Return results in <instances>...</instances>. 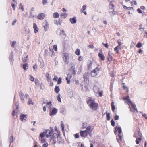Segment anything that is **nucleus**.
I'll list each match as a JSON object with an SVG mask.
<instances>
[{
  "label": "nucleus",
  "mask_w": 147,
  "mask_h": 147,
  "mask_svg": "<svg viewBox=\"0 0 147 147\" xmlns=\"http://www.w3.org/2000/svg\"><path fill=\"white\" fill-rule=\"evenodd\" d=\"M29 77H30L29 79L31 81H34V77L31 75H30L29 76Z\"/></svg>",
  "instance_id": "nucleus-41"
},
{
  "label": "nucleus",
  "mask_w": 147,
  "mask_h": 147,
  "mask_svg": "<svg viewBox=\"0 0 147 147\" xmlns=\"http://www.w3.org/2000/svg\"><path fill=\"white\" fill-rule=\"evenodd\" d=\"M90 76V75L89 73H86L83 75V78H84V81L86 82L88 81L89 78Z\"/></svg>",
  "instance_id": "nucleus-8"
},
{
  "label": "nucleus",
  "mask_w": 147,
  "mask_h": 147,
  "mask_svg": "<svg viewBox=\"0 0 147 147\" xmlns=\"http://www.w3.org/2000/svg\"><path fill=\"white\" fill-rule=\"evenodd\" d=\"M57 139L59 140L58 143H60L61 142L60 140L61 139V138L60 136H58L57 137Z\"/></svg>",
  "instance_id": "nucleus-60"
},
{
  "label": "nucleus",
  "mask_w": 147,
  "mask_h": 147,
  "mask_svg": "<svg viewBox=\"0 0 147 147\" xmlns=\"http://www.w3.org/2000/svg\"><path fill=\"white\" fill-rule=\"evenodd\" d=\"M35 84L36 85L38 86L40 84L39 80L37 79H36L35 80Z\"/></svg>",
  "instance_id": "nucleus-35"
},
{
  "label": "nucleus",
  "mask_w": 147,
  "mask_h": 147,
  "mask_svg": "<svg viewBox=\"0 0 147 147\" xmlns=\"http://www.w3.org/2000/svg\"><path fill=\"white\" fill-rule=\"evenodd\" d=\"M48 146L47 143H46L43 144L42 146V147H47Z\"/></svg>",
  "instance_id": "nucleus-55"
},
{
  "label": "nucleus",
  "mask_w": 147,
  "mask_h": 147,
  "mask_svg": "<svg viewBox=\"0 0 147 147\" xmlns=\"http://www.w3.org/2000/svg\"><path fill=\"white\" fill-rule=\"evenodd\" d=\"M106 116L107 117V119L108 120H110V117L109 113H107Z\"/></svg>",
  "instance_id": "nucleus-38"
},
{
  "label": "nucleus",
  "mask_w": 147,
  "mask_h": 147,
  "mask_svg": "<svg viewBox=\"0 0 147 147\" xmlns=\"http://www.w3.org/2000/svg\"><path fill=\"white\" fill-rule=\"evenodd\" d=\"M73 96V94L72 92H70L69 94V97L71 98Z\"/></svg>",
  "instance_id": "nucleus-52"
},
{
  "label": "nucleus",
  "mask_w": 147,
  "mask_h": 147,
  "mask_svg": "<svg viewBox=\"0 0 147 147\" xmlns=\"http://www.w3.org/2000/svg\"><path fill=\"white\" fill-rule=\"evenodd\" d=\"M76 64L77 63L74 61L70 63L71 67L73 71V74L74 75H75L76 74V71L75 69V66Z\"/></svg>",
  "instance_id": "nucleus-6"
},
{
  "label": "nucleus",
  "mask_w": 147,
  "mask_h": 147,
  "mask_svg": "<svg viewBox=\"0 0 147 147\" xmlns=\"http://www.w3.org/2000/svg\"><path fill=\"white\" fill-rule=\"evenodd\" d=\"M61 78L60 77L59 78V79H58V84H60L61 82Z\"/></svg>",
  "instance_id": "nucleus-57"
},
{
  "label": "nucleus",
  "mask_w": 147,
  "mask_h": 147,
  "mask_svg": "<svg viewBox=\"0 0 147 147\" xmlns=\"http://www.w3.org/2000/svg\"><path fill=\"white\" fill-rule=\"evenodd\" d=\"M24 96V94L22 92H21L20 94V99L22 100H24L23 96Z\"/></svg>",
  "instance_id": "nucleus-28"
},
{
  "label": "nucleus",
  "mask_w": 147,
  "mask_h": 147,
  "mask_svg": "<svg viewBox=\"0 0 147 147\" xmlns=\"http://www.w3.org/2000/svg\"><path fill=\"white\" fill-rule=\"evenodd\" d=\"M61 16H63L64 18H65L67 16V14L65 13H61Z\"/></svg>",
  "instance_id": "nucleus-44"
},
{
  "label": "nucleus",
  "mask_w": 147,
  "mask_h": 147,
  "mask_svg": "<svg viewBox=\"0 0 147 147\" xmlns=\"http://www.w3.org/2000/svg\"><path fill=\"white\" fill-rule=\"evenodd\" d=\"M117 42L118 44V45H117L118 47H122L121 45L122 44L121 42V40H118L117 41Z\"/></svg>",
  "instance_id": "nucleus-31"
},
{
  "label": "nucleus",
  "mask_w": 147,
  "mask_h": 147,
  "mask_svg": "<svg viewBox=\"0 0 147 147\" xmlns=\"http://www.w3.org/2000/svg\"><path fill=\"white\" fill-rule=\"evenodd\" d=\"M142 46V44L140 43H138L137 45H136V47H138V48H139L141 47Z\"/></svg>",
  "instance_id": "nucleus-40"
},
{
  "label": "nucleus",
  "mask_w": 147,
  "mask_h": 147,
  "mask_svg": "<svg viewBox=\"0 0 147 147\" xmlns=\"http://www.w3.org/2000/svg\"><path fill=\"white\" fill-rule=\"evenodd\" d=\"M80 50L79 49H77V50L75 51V54L78 55H80Z\"/></svg>",
  "instance_id": "nucleus-33"
},
{
  "label": "nucleus",
  "mask_w": 147,
  "mask_h": 147,
  "mask_svg": "<svg viewBox=\"0 0 147 147\" xmlns=\"http://www.w3.org/2000/svg\"><path fill=\"white\" fill-rule=\"evenodd\" d=\"M45 17V15L43 13H39L37 16V18L40 20H43Z\"/></svg>",
  "instance_id": "nucleus-12"
},
{
  "label": "nucleus",
  "mask_w": 147,
  "mask_h": 147,
  "mask_svg": "<svg viewBox=\"0 0 147 147\" xmlns=\"http://www.w3.org/2000/svg\"><path fill=\"white\" fill-rule=\"evenodd\" d=\"M94 65V63H91L89 64L88 65V67L89 69H91L92 68V66Z\"/></svg>",
  "instance_id": "nucleus-30"
},
{
  "label": "nucleus",
  "mask_w": 147,
  "mask_h": 147,
  "mask_svg": "<svg viewBox=\"0 0 147 147\" xmlns=\"http://www.w3.org/2000/svg\"><path fill=\"white\" fill-rule=\"evenodd\" d=\"M93 130V128H92V127L90 126H89L87 127L86 128V131H87V132L88 133V134H89L90 136L91 135V134L90 133V132H91Z\"/></svg>",
  "instance_id": "nucleus-14"
},
{
  "label": "nucleus",
  "mask_w": 147,
  "mask_h": 147,
  "mask_svg": "<svg viewBox=\"0 0 147 147\" xmlns=\"http://www.w3.org/2000/svg\"><path fill=\"white\" fill-rule=\"evenodd\" d=\"M28 60V58H22V61L24 62H26Z\"/></svg>",
  "instance_id": "nucleus-42"
},
{
  "label": "nucleus",
  "mask_w": 147,
  "mask_h": 147,
  "mask_svg": "<svg viewBox=\"0 0 147 147\" xmlns=\"http://www.w3.org/2000/svg\"><path fill=\"white\" fill-rule=\"evenodd\" d=\"M74 136L76 138H79V135L78 134H76L74 135Z\"/></svg>",
  "instance_id": "nucleus-58"
},
{
  "label": "nucleus",
  "mask_w": 147,
  "mask_h": 147,
  "mask_svg": "<svg viewBox=\"0 0 147 147\" xmlns=\"http://www.w3.org/2000/svg\"><path fill=\"white\" fill-rule=\"evenodd\" d=\"M122 47H120L118 46H117L115 47L114 48V51L116 52L117 53H119V49H121Z\"/></svg>",
  "instance_id": "nucleus-20"
},
{
  "label": "nucleus",
  "mask_w": 147,
  "mask_h": 147,
  "mask_svg": "<svg viewBox=\"0 0 147 147\" xmlns=\"http://www.w3.org/2000/svg\"><path fill=\"white\" fill-rule=\"evenodd\" d=\"M16 43V42L15 41H13L11 43V46L12 47H13L14 46L15 44Z\"/></svg>",
  "instance_id": "nucleus-53"
},
{
  "label": "nucleus",
  "mask_w": 147,
  "mask_h": 147,
  "mask_svg": "<svg viewBox=\"0 0 147 147\" xmlns=\"http://www.w3.org/2000/svg\"><path fill=\"white\" fill-rule=\"evenodd\" d=\"M123 99L127 100V102L128 104V105H129V104H130L131 105H132V107L135 111H137V109L136 108V105L132 103L131 101L129 99V96H127V97H125L123 98Z\"/></svg>",
  "instance_id": "nucleus-5"
},
{
  "label": "nucleus",
  "mask_w": 147,
  "mask_h": 147,
  "mask_svg": "<svg viewBox=\"0 0 147 147\" xmlns=\"http://www.w3.org/2000/svg\"><path fill=\"white\" fill-rule=\"evenodd\" d=\"M102 44L104 45L105 47L106 48H108V45L107 43L104 44V43H102Z\"/></svg>",
  "instance_id": "nucleus-62"
},
{
  "label": "nucleus",
  "mask_w": 147,
  "mask_h": 147,
  "mask_svg": "<svg viewBox=\"0 0 147 147\" xmlns=\"http://www.w3.org/2000/svg\"><path fill=\"white\" fill-rule=\"evenodd\" d=\"M28 104H31L32 105H33L34 104V103L32 102V100L30 98L28 99Z\"/></svg>",
  "instance_id": "nucleus-34"
},
{
  "label": "nucleus",
  "mask_w": 147,
  "mask_h": 147,
  "mask_svg": "<svg viewBox=\"0 0 147 147\" xmlns=\"http://www.w3.org/2000/svg\"><path fill=\"white\" fill-rule=\"evenodd\" d=\"M53 16L54 18H58L59 17V14L57 12H55L53 14Z\"/></svg>",
  "instance_id": "nucleus-21"
},
{
  "label": "nucleus",
  "mask_w": 147,
  "mask_h": 147,
  "mask_svg": "<svg viewBox=\"0 0 147 147\" xmlns=\"http://www.w3.org/2000/svg\"><path fill=\"white\" fill-rule=\"evenodd\" d=\"M61 127H62V131L64 130V125L63 123V121H61Z\"/></svg>",
  "instance_id": "nucleus-50"
},
{
  "label": "nucleus",
  "mask_w": 147,
  "mask_h": 147,
  "mask_svg": "<svg viewBox=\"0 0 147 147\" xmlns=\"http://www.w3.org/2000/svg\"><path fill=\"white\" fill-rule=\"evenodd\" d=\"M117 129L118 130V132L119 134H120L121 132V128L120 127H118L117 128Z\"/></svg>",
  "instance_id": "nucleus-39"
},
{
  "label": "nucleus",
  "mask_w": 147,
  "mask_h": 147,
  "mask_svg": "<svg viewBox=\"0 0 147 147\" xmlns=\"http://www.w3.org/2000/svg\"><path fill=\"white\" fill-rule=\"evenodd\" d=\"M58 136H57V134L55 133L53 134L52 137L53 138L55 139L56 137H57Z\"/></svg>",
  "instance_id": "nucleus-45"
},
{
  "label": "nucleus",
  "mask_w": 147,
  "mask_h": 147,
  "mask_svg": "<svg viewBox=\"0 0 147 147\" xmlns=\"http://www.w3.org/2000/svg\"><path fill=\"white\" fill-rule=\"evenodd\" d=\"M36 67H37V65H36L35 64L34 65V66L33 67V69L35 70L36 71V69H37Z\"/></svg>",
  "instance_id": "nucleus-61"
},
{
  "label": "nucleus",
  "mask_w": 147,
  "mask_h": 147,
  "mask_svg": "<svg viewBox=\"0 0 147 147\" xmlns=\"http://www.w3.org/2000/svg\"><path fill=\"white\" fill-rule=\"evenodd\" d=\"M83 60V57L81 56H80L78 58V60L79 61H82Z\"/></svg>",
  "instance_id": "nucleus-63"
},
{
  "label": "nucleus",
  "mask_w": 147,
  "mask_h": 147,
  "mask_svg": "<svg viewBox=\"0 0 147 147\" xmlns=\"http://www.w3.org/2000/svg\"><path fill=\"white\" fill-rule=\"evenodd\" d=\"M46 77L47 80L48 82H50L51 81V78L49 76V74L48 73H46Z\"/></svg>",
  "instance_id": "nucleus-17"
},
{
  "label": "nucleus",
  "mask_w": 147,
  "mask_h": 147,
  "mask_svg": "<svg viewBox=\"0 0 147 147\" xmlns=\"http://www.w3.org/2000/svg\"><path fill=\"white\" fill-rule=\"evenodd\" d=\"M141 138H137L136 141V143L137 144H138L139 143V141H141Z\"/></svg>",
  "instance_id": "nucleus-36"
},
{
  "label": "nucleus",
  "mask_w": 147,
  "mask_h": 147,
  "mask_svg": "<svg viewBox=\"0 0 147 147\" xmlns=\"http://www.w3.org/2000/svg\"><path fill=\"white\" fill-rule=\"evenodd\" d=\"M82 66H80L78 69V72L79 73L81 72L82 70Z\"/></svg>",
  "instance_id": "nucleus-43"
},
{
  "label": "nucleus",
  "mask_w": 147,
  "mask_h": 147,
  "mask_svg": "<svg viewBox=\"0 0 147 147\" xmlns=\"http://www.w3.org/2000/svg\"><path fill=\"white\" fill-rule=\"evenodd\" d=\"M114 5L110 3V4L109 8L111 9L112 10H113V8L114 7Z\"/></svg>",
  "instance_id": "nucleus-47"
},
{
  "label": "nucleus",
  "mask_w": 147,
  "mask_h": 147,
  "mask_svg": "<svg viewBox=\"0 0 147 147\" xmlns=\"http://www.w3.org/2000/svg\"><path fill=\"white\" fill-rule=\"evenodd\" d=\"M28 65L27 63L23 64V68L24 70H26L28 69Z\"/></svg>",
  "instance_id": "nucleus-25"
},
{
  "label": "nucleus",
  "mask_w": 147,
  "mask_h": 147,
  "mask_svg": "<svg viewBox=\"0 0 147 147\" xmlns=\"http://www.w3.org/2000/svg\"><path fill=\"white\" fill-rule=\"evenodd\" d=\"M123 7L125 9H127L128 10H129L130 9L133 8H131L130 7H127L125 6H123Z\"/></svg>",
  "instance_id": "nucleus-54"
},
{
  "label": "nucleus",
  "mask_w": 147,
  "mask_h": 147,
  "mask_svg": "<svg viewBox=\"0 0 147 147\" xmlns=\"http://www.w3.org/2000/svg\"><path fill=\"white\" fill-rule=\"evenodd\" d=\"M49 55L51 56H54V51L53 50H50L49 52Z\"/></svg>",
  "instance_id": "nucleus-26"
},
{
  "label": "nucleus",
  "mask_w": 147,
  "mask_h": 147,
  "mask_svg": "<svg viewBox=\"0 0 147 147\" xmlns=\"http://www.w3.org/2000/svg\"><path fill=\"white\" fill-rule=\"evenodd\" d=\"M115 75V74L113 71H112L110 73V76L112 77H114Z\"/></svg>",
  "instance_id": "nucleus-51"
},
{
  "label": "nucleus",
  "mask_w": 147,
  "mask_h": 147,
  "mask_svg": "<svg viewBox=\"0 0 147 147\" xmlns=\"http://www.w3.org/2000/svg\"><path fill=\"white\" fill-rule=\"evenodd\" d=\"M69 20L72 24H75L76 22V18L75 17L70 18Z\"/></svg>",
  "instance_id": "nucleus-15"
},
{
  "label": "nucleus",
  "mask_w": 147,
  "mask_h": 147,
  "mask_svg": "<svg viewBox=\"0 0 147 147\" xmlns=\"http://www.w3.org/2000/svg\"><path fill=\"white\" fill-rule=\"evenodd\" d=\"M98 56L100 58L101 60H103L105 59V57L104 55L101 53H99Z\"/></svg>",
  "instance_id": "nucleus-22"
},
{
  "label": "nucleus",
  "mask_w": 147,
  "mask_h": 147,
  "mask_svg": "<svg viewBox=\"0 0 147 147\" xmlns=\"http://www.w3.org/2000/svg\"><path fill=\"white\" fill-rule=\"evenodd\" d=\"M33 28L34 29V31L35 33L37 32L38 31V29L37 27L36 24L35 23L33 24Z\"/></svg>",
  "instance_id": "nucleus-16"
},
{
  "label": "nucleus",
  "mask_w": 147,
  "mask_h": 147,
  "mask_svg": "<svg viewBox=\"0 0 147 147\" xmlns=\"http://www.w3.org/2000/svg\"><path fill=\"white\" fill-rule=\"evenodd\" d=\"M93 90L96 96L98 95L99 96H102V93L101 92H99V88L98 87L95 86H94Z\"/></svg>",
  "instance_id": "nucleus-4"
},
{
  "label": "nucleus",
  "mask_w": 147,
  "mask_h": 147,
  "mask_svg": "<svg viewBox=\"0 0 147 147\" xmlns=\"http://www.w3.org/2000/svg\"><path fill=\"white\" fill-rule=\"evenodd\" d=\"M66 80H67V83L68 84H69L70 82V81L68 77H66Z\"/></svg>",
  "instance_id": "nucleus-48"
},
{
  "label": "nucleus",
  "mask_w": 147,
  "mask_h": 147,
  "mask_svg": "<svg viewBox=\"0 0 147 147\" xmlns=\"http://www.w3.org/2000/svg\"><path fill=\"white\" fill-rule=\"evenodd\" d=\"M49 24L48 22L47 21L46 22V24L44 26V29L45 31H47L48 29H49Z\"/></svg>",
  "instance_id": "nucleus-18"
},
{
  "label": "nucleus",
  "mask_w": 147,
  "mask_h": 147,
  "mask_svg": "<svg viewBox=\"0 0 147 147\" xmlns=\"http://www.w3.org/2000/svg\"><path fill=\"white\" fill-rule=\"evenodd\" d=\"M16 22V19H15L12 22V25L13 26L14 25L15 23Z\"/></svg>",
  "instance_id": "nucleus-64"
},
{
  "label": "nucleus",
  "mask_w": 147,
  "mask_h": 147,
  "mask_svg": "<svg viewBox=\"0 0 147 147\" xmlns=\"http://www.w3.org/2000/svg\"><path fill=\"white\" fill-rule=\"evenodd\" d=\"M87 102L89 106L90 107L92 110H96L98 107V104L96 103L94 99L90 97L87 98Z\"/></svg>",
  "instance_id": "nucleus-1"
},
{
  "label": "nucleus",
  "mask_w": 147,
  "mask_h": 147,
  "mask_svg": "<svg viewBox=\"0 0 147 147\" xmlns=\"http://www.w3.org/2000/svg\"><path fill=\"white\" fill-rule=\"evenodd\" d=\"M45 135V131L41 133L40 134L39 138H43Z\"/></svg>",
  "instance_id": "nucleus-23"
},
{
  "label": "nucleus",
  "mask_w": 147,
  "mask_h": 147,
  "mask_svg": "<svg viewBox=\"0 0 147 147\" xmlns=\"http://www.w3.org/2000/svg\"><path fill=\"white\" fill-rule=\"evenodd\" d=\"M46 136L47 138H49L51 135V132L49 130H47L45 131Z\"/></svg>",
  "instance_id": "nucleus-10"
},
{
  "label": "nucleus",
  "mask_w": 147,
  "mask_h": 147,
  "mask_svg": "<svg viewBox=\"0 0 147 147\" xmlns=\"http://www.w3.org/2000/svg\"><path fill=\"white\" fill-rule=\"evenodd\" d=\"M112 53H110V52L109 51L108 52V55H109V58L108 60L109 61L111 60H112Z\"/></svg>",
  "instance_id": "nucleus-24"
},
{
  "label": "nucleus",
  "mask_w": 147,
  "mask_h": 147,
  "mask_svg": "<svg viewBox=\"0 0 147 147\" xmlns=\"http://www.w3.org/2000/svg\"><path fill=\"white\" fill-rule=\"evenodd\" d=\"M86 5H84L82 7V9H81L80 11L81 12H83L86 9Z\"/></svg>",
  "instance_id": "nucleus-32"
},
{
  "label": "nucleus",
  "mask_w": 147,
  "mask_h": 147,
  "mask_svg": "<svg viewBox=\"0 0 147 147\" xmlns=\"http://www.w3.org/2000/svg\"><path fill=\"white\" fill-rule=\"evenodd\" d=\"M100 69L98 67L96 68L94 70L92 71L91 74V75L93 77H95L97 76L99 72Z\"/></svg>",
  "instance_id": "nucleus-3"
},
{
  "label": "nucleus",
  "mask_w": 147,
  "mask_h": 147,
  "mask_svg": "<svg viewBox=\"0 0 147 147\" xmlns=\"http://www.w3.org/2000/svg\"><path fill=\"white\" fill-rule=\"evenodd\" d=\"M50 109L49 115L51 116L55 115L57 112V109L56 108H53L51 110Z\"/></svg>",
  "instance_id": "nucleus-7"
},
{
  "label": "nucleus",
  "mask_w": 147,
  "mask_h": 147,
  "mask_svg": "<svg viewBox=\"0 0 147 147\" xmlns=\"http://www.w3.org/2000/svg\"><path fill=\"white\" fill-rule=\"evenodd\" d=\"M57 45H54L53 46V48L54 49V50L55 51H57Z\"/></svg>",
  "instance_id": "nucleus-49"
},
{
  "label": "nucleus",
  "mask_w": 147,
  "mask_h": 147,
  "mask_svg": "<svg viewBox=\"0 0 147 147\" xmlns=\"http://www.w3.org/2000/svg\"><path fill=\"white\" fill-rule=\"evenodd\" d=\"M39 140L42 143L45 142V140L43 138H39Z\"/></svg>",
  "instance_id": "nucleus-37"
},
{
  "label": "nucleus",
  "mask_w": 147,
  "mask_h": 147,
  "mask_svg": "<svg viewBox=\"0 0 147 147\" xmlns=\"http://www.w3.org/2000/svg\"><path fill=\"white\" fill-rule=\"evenodd\" d=\"M51 102H49L47 103V104H46V105H44L43 108V110L44 111H46V107H48L50 109L51 106Z\"/></svg>",
  "instance_id": "nucleus-13"
},
{
  "label": "nucleus",
  "mask_w": 147,
  "mask_h": 147,
  "mask_svg": "<svg viewBox=\"0 0 147 147\" xmlns=\"http://www.w3.org/2000/svg\"><path fill=\"white\" fill-rule=\"evenodd\" d=\"M57 78H58L57 76H55L54 78L53 79V80L54 81H56Z\"/></svg>",
  "instance_id": "nucleus-56"
},
{
  "label": "nucleus",
  "mask_w": 147,
  "mask_h": 147,
  "mask_svg": "<svg viewBox=\"0 0 147 147\" xmlns=\"http://www.w3.org/2000/svg\"><path fill=\"white\" fill-rule=\"evenodd\" d=\"M55 91L56 93H58L60 91L59 87L56 86L55 88Z\"/></svg>",
  "instance_id": "nucleus-27"
},
{
  "label": "nucleus",
  "mask_w": 147,
  "mask_h": 147,
  "mask_svg": "<svg viewBox=\"0 0 147 147\" xmlns=\"http://www.w3.org/2000/svg\"><path fill=\"white\" fill-rule=\"evenodd\" d=\"M88 133L87 131L86 130L80 131V135L82 137H85L87 136Z\"/></svg>",
  "instance_id": "nucleus-9"
},
{
  "label": "nucleus",
  "mask_w": 147,
  "mask_h": 147,
  "mask_svg": "<svg viewBox=\"0 0 147 147\" xmlns=\"http://www.w3.org/2000/svg\"><path fill=\"white\" fill-rule=\"evenodd\" d=\"M69 55L68 53H64L63 54V58L65 63L67 64L69 62Z\"/></svg>",
  "instance_id": "nucleus-2"
},
{
  "label": "nucleus",
  "mask_w": 147,
  "mask_h": 147,
  "mask_svg": "<svg viewBox=\"0 0 147 147\" xmlns=\"http://www.w3.org/2000/svg\"><path fill=\"white\" fill-rule=\"evenodd\" d=\"M18 103H16V108L15 110L13 111L12 115L13 116H15L16 115V113L18 112Z\"/></svg>",
  "instance_id": "nucleus-11"
},
{
  "label": "nucleus",
  "mask_w": 147,
  "mask_h": 147,
  "mask_svg": "<svg viewBox=\"0 0 147 147\" xmlns=\"http://www.w3.org/2000/svg\"><path fill=\"white\" fill-rule=\"evenodd\" d=\"M111 125L112 126H114L115 125V123L113 120L112 119L111 121Z\"/></svg>",
  "instance_id": "nucleus-46"
},
{
  "label": "nucleus",
  "mask_w": 147,
  "mask_h": 147,
  "mask_svg": "<svg viewBox=\"0 0 147 147\" xmlns=\"http://www.w3.org/2000/svg\"><path fill=\"white\" fill-rule=\"evenodd\" d=\"M26 118V115L24 114L20 116V119L22 121H25L26 119L25 118Z\"/></svg>",
  "instance_id": "nucleus-19"
},
{
  "label": "nucleus",
  "mask_w": 147,
  "mask_h": 147,
  "mask_svg": "<svg viewBox=\"0 0 147 147\" xmlns=\"http://www.w3.org/2000/svg\"><path fill=\"white\" fill-rule=\"evenodd\" d=\"M47 3V0H43L42 3L44 5L46 4Z\"/></svg>",
  "instance_id": "nucleus-59"
},
{
  "label": "nucleus",
  "mask_w": 147,
  "mask_h": 147,
  "mask_svg": "<svg viewBox=\"0 0 147 147\" xmlns=\"http://www.w3.org/2000/svg\"><path fill=\"white\" fill-rule=\"evenodd\" d=\"M60 96V94H59L57 96V100L59 102H61V100Z\"/></svg>",
  "instance_id": "nucleus-29"
}]
</instances>
